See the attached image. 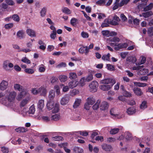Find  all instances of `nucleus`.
<instances>
[{
	"mask_svg": "<svg viewBox=\"0 0 153 153\" xmlns=\"http://www.w3.org/2000/svg\"><path fill=\"white\" fill-rule=\"evenodd\" d=\"M115 83L116 81L115 79L112 78L104 79L100 81V83L101 84L112 85V87Z\"/></svg>",
	"mask_w": 153,
	"mask_h": 153,
	"instance_id": "nucleus-1",
	"label": "nucleus"
},
{
	"mask_svg": "<svg viewBox=\"0 0 153 153\" xmlns=\"http://www.w3.org/2000/svg\"><path fill=\"white\" fill-rule=\"evenodd\" d=\"M113 0H99L97 1V4L100 5L103 4L107 7L110 5L113 1Z\"/></svg>",
	"mask_w": 153,
	"mask_h": 153,
	"instance_id": "nucleus-2",
	"label": "nucleus"
},
{
	"mask_svg": "<svg viewBox=\"0 0 153 153\" xmlns=\"http://www.w3.org/2000/svg\"><path fill=\"white\" fill-rule=\"evenodd\" d=\"M98 86V83L96 81H93L89 85L90 90L92 92H95L97 91V87Z\"/></svg>",
	"mask_w": 153,
	"mask_h": 153,
	"instance_id": "nucleus-3",
	"label": "nucleus"
},
{
	"mask_svg": "<svg viewBox=\"0 0 153 153\" xmlns=\"http://www.w3.org/2000/svg\"><path fill=\"white\" fill-rule=\"evenodd\" d=\"M9 61L8 60H6L3 62V67L6 71H8L10 70L9 68H12L13 66V64L9 62Z\"/></svg>",
	"mask_w": 153,
	"mask_h": 153,
	"instance_id": "nucleus-4",
	"label": "nucleus"
},
{
	"mask_svg": "<svg viewBox=\"0 0 153 153\" xmlns=\"http://www.w3.org/2000/svg\"><path fill=\"white\" fill-rule=\"evenodd\" d=\"M128 46V44L126 43H117L116 47H114V48L115 50L119 51L121 49L126 48Z\"/></svg>",
	"mask_w": 153,
	"mask_h": 153,
	"instance_id": "nucleus-5",
	"label": "nucleus"
},
{
	"mask_svg": "<svg viewBox=\"0 0 153 153\" xmlns=\"http://www.w3.org/2000/svg\"><path fill=\"white\" fill-rule=\"evenodd\" d=\"M79 51L81 54H82L85 53V54L87 55L89 52V50H88V46L84 47L83 46L79 48Z\"/></svg>",
	"mask_w": 153,
	"mask_h": 153,
	"instance_id": "nucleus-6",
	"label": "nucleus"
},
{
	"mask_svg": "<svg viewBox=\"0 0 153 153\" xmlns=\"http://www.w3.org/2000/svg\"><path fill=\"white\" fill-rule=\"evenodd\" d=\"M16 95V93L14 91L10 92L9 95L8 97V100L10 102H13L15 99Z\"/></svg>",
	"mask_w": 153,
	"mask_h": 153,
	"instance_id": "nucleus-7",
	"label": "nucleus"
},
{
	"mask_svg": "<svg viewBox=\"0 0 153 153\" xmlns=\"http://www.w3.org/2000/svg\"><path fill=\"white\" fill-rule=\"evenodd\" d=\"M108 104L107 102L103 101L100 104V108L101 110L104 111L108 108Z\"/></svg>",
	"mask_w": 153,
	"mask_h": 153,
	"instance_id": "nucleus-8",
	"label": "nucleus"
},
{
	"mask_svg": "<svg viewBox=\"0 0 153 153\" xmlns=\"http://www.w3.org/2000/svg\"><path fill=\"white\" fill-rule=\"evenodd\" d=\"M78 85L77 81L76 80H73L70 82L68 84V85L69 88L71 89H73L76 87Z\"/></svg>",
	"mask_w": 153,
	"mask_h": 153,
	"instance_id": "nucleus-9",
	"label": "nucleus"
},
{
	"mask_svg": "<svg viewBox=\"0 0 153 153\" xmlns=\"http://www.w3.org/2000/svg\"><path fill=\"white\" fill-rule=\"evenodd\" d=\"M134 93L138 96H140L143 94L141 89L138 87H134L133 89Z\"/></svg>",
	"mask_w": 153,
	"mask_h": 153,
	"instance_id": "nucleus-10",
	"label": "nucleus"
},
{
	"mask_svg": "<svg viewBox=\"0 0 153 153\" xmlns=\"http://www.w3.org/2000/svg\"><path fill=\"white\" fill-rule=\"evenodd\" d=\"M38 93L41 96H45L47 93V90L46 88L42 86H41L38 88Z\"/></svg>",
	"mask_w": 153,
	"mask_h": 153,
	"instance_id": "nucleus-11",
	"label": "nucleus"
},
{
	"mask_svg": "<svg viewBox=\"0 0 153 153\" xmlns=\"http://www.w3.org/2000/svg\"><path fill=\"white\" fill-rule=\"evenodd\" d=\"M8 82L4 80H2L0 84V89L4 90L6 89L8 86Z\"/></svg>",
	"mask_w": 153,
	"mask_h": 153,
	"instance_id": "nucleus-12",
	"label": "nucleus"
},
{
	"mask_svg": "<svg viewBox=\"0 0 153 153\" xmlns=\"http://www.w3.org/2000/svg\"><path fill=\"white\" fill-rule=\"evenodd\" d=\"M26 32L27 35L30 37H35L36 36L35 31L31 29H28L26 30Z\"/></svg>",
	"mask_w": 153,
	"mask_h": 153,
	"instance_id": "nucleus-13",
	"label": "nucleus"
},
{
	"mask_svg": "<svg viewBox=\"0 0 153 153\" xmlns=\"http://www.w3.org/2000/svg\"><path fill=\"white\" fill-rule=\"evenodd\" d=\"M112 87V85H103L100 86V89L103 91H107L110 89Z\"/></svg>",
	"mask_w": 153,
	"mask_h": 153,
	"instance_id": "nucleus-14",
	"label": "nucleus"
},
{
	"mask_svg": "<svg viewBox=\"0 0 153 153\" xmlns=\"http://www.w3.org/2000/svg\"><path fill=\"white\" fill-rule=\"evenodd\" d=\"M102 148L103 150L106 151H110L112 150V148L110 145L103 144L102 145Z\"/></svg>",
	"mask_w": 153,
	"mask_h": 153,
	"instance_id": "nucleus-15",
	"label": "nucleus"
},
{
	"mask_svg": "<svg viewBox=\"0 0 153 153\" xmlns=\"http://www.w3.org/2000/svg\"><path fill=\"white\" fill-rule=\"evenodd\" d=\"M136 112V109L133 107H130L127 109L126 111V112L129 115H132Z\"/></svg>",
	"mask_w": 153,
	"mask_h": 153,
	"instance_id": "nucleus-16",
	"label": "nucleus"
},
{
	"mask_svg": "<svg viewBox=\"0 0 153 153\" xmlns=\"http://www.w3.org/2000/svg\"><path fill=\"white\" fill-rule=\"evenodd\" d=\"M44 100H39L37 104L38 108L40 110H42L44 106Z\"/></svg>",
	"mask_w": 153,
	"mask_h": 153,
	"instance_id": "nucleus-17",
	"label": "nucleus"
},
{
	"mask_svg": "<svg viewBox=\"0 0 153 153\" xmlns=\"http://www.w3.org/2000/svg\"><path fill=\"white\" fill-rule=\"evenodd\" d=\"M81 102V99H76L73 104V108H77L80 105Z\"/></svg>",
	"mask_w": 153,
	"mask_h": 153,
	"instance_id": "nucleus-18",
	"label": "nucleus"
},
{
	"mask_svg": "<svg viewBox=\"0 0 153 153\" xmlns=\"http://www.w3.org/2000/svg\"><path fill=\"white\" fill-rule=\"evenodd\" d=\"M24 32L23 30H19L17 32L16 36L20 39H22L24 38Z\"/></svg>",
	"mask_w": 153,
	"mask_h": 153,
	"instance_id": "nucleus-19",
	"label": "nucleus"
},
{
	"mask_svg": "<svg viewBox=\"0 0 153 153\" xmlns=\"http://www.w3.org/2000/svg\"><path fill=\"white\" fill-rule=\"evenodd\" d=\"M54 103L53 102L51 101H48L47 104V109L49 110H50L52 109L54 106Z\"/></svg>",
	"mask_w": 153,
	"mask_h": 153,
	"instance_id": "nucleus-20",
	"label": "nucleus"
},
{
	"mask_svg": "<svg viewBox=\"0 0 153 153\" xmlns=\"http://www.w3.org/2000/svg\"><path fill=\"white\" fill-rule=\"evenodd\" d=\"M134 85L139 87H144L147 85V83L135 82H134Z\"/></svg>",
	"mask_w": 153,
	"mask_h": 153,
	"instance_id": "nucleus-21",
	"label": "nucleus"
},
{
	"mask_svg": "<svg viewBox=\"0 0 153 153\" xmlns=\"http://www.w3.org/2000/svg\"><path fill=\"white\" fill-rule=\"evenodd\" d=\"M85 77H83L80 80L78 83V85L81 87H82L85 85Z\"/></svg>",
	"mask_w": 153,
	"mask_h": 153,
	"instance_id": "nucleus-22",
	"label": "nucleus"
},
{
	"mask_svg": "<svg viewBox=\"0 0 153 153\" xmlns=\"http://www.w3.org/2000/svg\"><path fill=\"white\" fill-rule=\"evenodd\" d=\"M16 132L18 133L25 132L27 131V128L23 127H19L15 129Z\"/></svg>",
	"mask_w": 153,
	"mask_h": 153,
	"instance_id": "nucleus-23",
	"label": "nucleus"
},
{
	"mask_svg": "<svg viewBox=\"0 0 153 153\" xmlns=\"http://www.w3.org/2000/svg\"><path fill=\"white\" fill-rule=\"evenodd\" d=\"M62 12L67 14H70L71 12L69 9L67 7H63L62 9Z\"/></svg>",
	"mask_w": 153,
	"mask_h": 153,
	"instance_id": "nucleus-24",
	"label": "nucleus"
},
{
	"mask_svg": "<svg viewBox=\"0 0 153 153\" xmlns=\"http://www.w3.org/2000/svg\"><path fill=\"white\" fill-rule=\"evenodd\" d=\"M148 69L144 68L140 70L138 73L141 75H144L148 73Z\"/></svg>",
	"mask_w": 153,
	"mask_h": 153,
	"instance_id": "nucleus-25",
	"label": "nucleus"
},
{
	"mask_svg": "<svg viewBox=\"0 0 153 153\" xmlns=\"http://www.w3.org/2000/svg\"><path fill=\"white\" fill-rule=\"evenodd\" d=\"M126 61L129 62L134 63L136 61L137 59L134 57L130 56H129L127 58Z\"/></svg>",
	"mask_w": 153,
	"mask_h": 153,
	"instance_id": "nucleus-26",
	"label": "nucleus"
},
{
	"mask_svg": "<svg viewBox=\"0 0 153 153\" xmlns=\"http://www.w3.org/2000/svg\"><path fill=\"white\" fill-rule=\"evenodd\" d=\"M153 7V3H151L148 6H146V7L143 8V11H146L150 10L152 9Z\"/></svg>",
	"mask_w": 153,
	"mask_h": 153,
	"instance_id": "nucleus-27",
	"label": "nucleus"
},
{
	"mask_svg": "<svg viewBox=\"0 0 153 153\" xmlns=\"http://www.w3.org/2000/svg\"><path fill=\"white\" fill-rule=\"evenodd\" d=\"M52 113H56L59 111V104L58 103H56L54 106L53 108Z\"/></svg>",
	"mask_w": 153,
	"mask_h": 153,
	"instance_id": "nucleus-28",
	"label": "nucleus"
},
{
	"mask_svg": "<svg viewBox=\"0 0 153 153\" xmlns=\"http://www.w3.org/2000/svg\"><path fill=\"white\" fill-rule=\"evenodd\" d=\"M14 87L15 90H17L19 91H22L23 90V87L19 84H15Z\"/></svg>",
	"mask_w": 153,
	"mask_h": 153,
	"instance_id": "nucleus-29",
	"label": "nucleus"
},
{
	"mask_svg": "<svg viewBox=\"0 0 153 153\" xmlns=\"http://www.w3.org/2000/svg\"><path fill=\"white\" fill-rule=\"evenodd\" d=\"M46 67L42 64L39 65V71L40 72L42 73L44 72L45 70Z\"/></svg>",
	"mask_w": 153,
	"mask_h": 153,
	"instance_id": "nucleus-30",
	"label": "nucleus"
},
{
	"mask_svg": "<svg viewBox=\"0 0 153 153\" xmlns=\"http://www.w3.org/2000/svg\"><path fill=\"white\" fill-rule=\"evenodd\" d=\"M143 16L145 18H148L152 15L153 13L152 11H148L146 12L143 13L142 14Z\"/></svg>",
	"mask_w": 153,
	"mask_h": 153,
	"instance_id": "nucleus-31",
	"label": "nucleus"
},
{
	"mask_svg": "<svg viewBox=\"0 0 153 153\" xmlns=\"http://www.w3.org/2000/svg\"><path fill=\"white\" fill-rule=\"evenodd\" d=\"M59 79L61 82H64L67 79V76L65 75H61L59 76Z\"/></svg>",
	"mask_w": 153,
	"mask_h": 153,
	"instance_id": "nucleus-32",
	"label": "nucleus"
},
{
	"mask_svg": "<svg viewBox=\"0 0 153 153\" xmlns=\"http://www.w3.org/2000/svg\"><path fill=\"white\" fill-rule=\"evenodd\" d=\"M109 41L110 42H114L115 43L118 42L120 41V39L117 37H114L113 38H109Z\"/></svg>",
	"mask_w": 153,
	"mask_h": 153,
	"instance_id": "nucleus-33",
	"label": "nucleus"
},
{
	"mask_svg": "<svg viewBox=\"0 0 153 153\" xmlns=\"http://www.w3.org/2000/svg\"><path fill=\"white\" fill-rule=\"evenodd\" d=\"M125 137L127 140H130L132 139L131 134L129 132H126L125 134Z\"/></svg>",
	"mask_w": 153,
	"mask_h": 153,
	"instance_id": "nucleus-34",
	"label": "nucleus"
},
{
	"mask_svg": "<svg viewBox=\"0 0 153 153\" xmlns=\"http://www.w3.org/2000/svg\"><path fill=\"white\" fill-rule=\"evenodd\" d=\"M67 145V143H63L61 144H59V146H61V147L62 146L64 147V149L65 152L67 153H70L71 151L69 149L67 148L66 147L64 146H66Z\"/></svg>",
	"mask_w": 153,
	"mask_h": 153,
	"instance_id": "nucleus-35",
	"label": "nucleus"
},
{
	"mask_svg": "<svg viewBox=\"0 0 153 153\" xmlns=\"http://www.w3.org/2000/svg\"><path fill=\"white\" fill-rule=\"evenodd\" d=\"M77 22L78 20L75 18H73L71 19L70 23L72 26H74L76 25Z\"/></svg>",
	"mask_w": 153,
	"mask_h": 153,
	"instance_id": "nucleus-36",
	"label": "nucleus"
},
{
	"mask_svg": "<svg viewBox=\"0 0 153 153\" xmlns=\"http://www.w3.org/2000/svg\"><path fill=\"white\" fill-rule=\"evenodd\" d=\"M68 102V98L66 97L62 98L61 100V104L62 105H65Z\"/></svg>",
	"mask_w": 153,
	"mask_h": 153,
	"instance_id": "nucleus-37",
	"label": "nucleus"
},
{
	"mask_svg": "<svg viewBox=\"0 0 153 153\" xmlns=\"http://www.w3.org/2000/svg\"><path fill=\"white\" fill-rule=\"evenodd\" d=\"M100 100H98L96 103L93 106L92 108L94 110H97L99 107V104L100 103Z\"/></svg>",
	"mask_w": 153,
	"mask_h": 153,
	"instance_id": "nucleus-38",
	"label": "nucleus"
},
{
	"mask_svg": "<svg viewBox=\"0 0 153 153\" xmlns=\"http://www.w3.org/2000/svg\"><path fill=\"white\" fill-rule=\"evenodd\" d=\"M87 102L89 104L92 105L94 103L95 101L93 98L89 97L88 98Z\"/></svg>",
	"mask_w": 153,
	"mask_h": 153,
	"instance_id": "nucleus-39",
	"label": "nucleus"
},
{
	"mask_svg": "<svg viewBox=\"0 0 153 153\" xmlns=\"http://www.w3.org/2000/svg\"><path fill=\"white\" fill-rule=\"evenodd\" d=\"M47 11V9L45 7L43 8L40 12L41 16L42 17H44L46 15Z\"/></svg>",
	"mask_w": 153,
	"mask_h": 153,
	"instance_id": "nucleus-40",
	"label": "nucleus"
},
{
	"mask_svg": "<svg viewBox=\"0 0 153 153\" xmlns=\"http://www.w3.org/2000/svg\"><path fill=\"white\" fill-rule=\"evenodd\" d=\"M77 75L75 73H70L69 74V78L71 79H75L77 77Z\"/></svg>",
	"mask_w": 153,
	"mask_h": 153,
	"instance_id": "nucleus-41",
	"label": "nucleus"
},
{
	"mask_svg": "<svg viewBox=\"0 0 153 153\" xmlns=\"http://www.w3.org/2000/svg\"><path fill=\"white\" fill-rule=\"evenodd\" d=\"M147 108V102L146 101H144L140 105V108L141 109H144Z\"/></svg>",
	"mask_w": 153,
	"mask_h": 153,
	"instance_id": "nucleus-42",
	"label": "nucleus"
},
{
	"mask_svg": "<svg viewBox=\"0 0 153 153\" xmlns=\"http://www.w3.org/2000/svg\"><path fill=\"white\" fill-rule=\"evenodd\" d=\"M60 116L58 114H55L51 116V120L54 121H57L59 119Z\"/></svg>",
	"mask_w": 153,
	"mask_h": 153,
	"instance_id": "nucleus-43",
	"label": "nucleus"
},
{
	"mask_svg": "<svg viewBox=\"0 0 153 153\" xmlns=\"http://www.w3.org/2000/svg\"><path fill=\"white\" fill-rule=\"evenodd\" d=\"M119 130V128H115L111 129L110 131V134H114L117 133Z\"/></svg>",
	"mask_w": 153,
	"mask_h": 153,
	"instance_id": "nucleus-44",
	"label": "nucleus"
},
{
	"mask_svg": "<svg viewBox=\"0 0 153 153\" xmlns=\"http://www.w3.org/2000/svg\"><path fill=\"white\" fill-rule=\"evenodd\" d=\"M35 111V108L34 106L33 105H31L29 108V110L28 111V113L30 114H34Z\"/></svg>",
	"mask_w": 153,
	"mask_h": 153,
	"instance_id": "nucleus-45",
	"label": "nucleus"
},
{
	"mask_svg": "<svg viewBox=\"0 0 153 153\" xmlns=\"http://www.w3.org/2000/svg\"><path fill=\"white\" fill-rule=\"evenodd\" d=\"M106 66L108 70L110 71H114L115 70L114 66V65H113L110 64H107Z\"/></svg>",
	"mask_w": 153,
	"mask_h": 153,
	"instance_id": "nucleus-46",
	"label": "nucleus"
},
{
	"mask_svg": "<svg viewBox=\"0 0 153 153\" xmlns=\"http://www.w3.org/2000/svg\"><path fill=\"white\" fill-rule=\"evenodd\" d=\"M25 72L28 74H32L34 73V71L33 69L31 68H26L25 70Z\"/></svg>",
	"mask_w": 153,
	"mask_h": 153,
	"instance_id": "nucleus-47",
	"label": "nucleus"
},
{
	"mask_svg": "<svg viewBox=\"0 0 153 153\" xmlns=\"http://www.w3.org/2000/svg\"><path fill=\"white\" fill-rule=\"evenodd\" d=\"M12 18L13 19V20L16 22H18L19 21L20 18L18 15L17 14H14L12 16Z\"/></svg>",
	"mask_w": 153,
	"mask_h": 153,
	"instance_id": "nucleus-48",
	"label": "nucleus"
},
{
	"mask_svg": "<svg viewBox=\"0 0 153 153\" xmlns=\"http://www.w3.org/2000/svg\"><path fill=\"white\" fill-rule=\"evenodd\" d=\"M130 0H122L120 3V7H121L124 4H126Z\"/></svg>",
	"mask_w": 153,
	"mask_h": 153,
	"instance_id": "nucleus-49",
	"label": "nucleus"
},
{
	"mask_svg": "<svg viewBox=\"0 0 153 153\" xmlns=\"http://www.w3.org/2000/svg\"><path fill=\"white\" fill-rule=\"evenodd\" d=\"M81 36L82 37L84 38H88L89 36V34L88 33L83 31L81 32Z\"/></svg>",
	"mask_w": 153,
	"mask_h": 153,
	"instance_id": "nucleus-50",
	"label": "nucleus"
},
{
	"mask_svg": "<svg viewBox=\"0 0 153 153\" xmlns=\"http://www.w3.org/2000/svg\"><path fill=\"white\" fill-rule=\"evenodd\" d=\"M123 95L126 97H130L131 96L132 94L131 93L126 91L123 92Z\"/></svg>",
	"mask_w": 153,
	"mask_h": 153,
	"instance_id": "nucleus-51",
	"label": "nucleus"
},
{
	"mask_svg": "<svg viewBox=\"0 0 153 153\" xmlns=\"http://www.w3.org/2000/svg\"><path fill=\"white\" fill-rule=\"evenodd\" d=\"M93 79V75L91 74H89L86 78H85V81L89 82L91 81Z\"/></svg>",
	"mask_w": 153,
	"mask_h": 153,
	"instance_id": "nucleus-52",
	"label": "nucleus"
},
{
	"mask_svg": "<svg viewBox=\"0 0 153 153\" xmlns=\"http://www.w3.org/2000/svg\"><path fill=\"white\" fill-rule=\"evenodd\" d=\"M21 61L23 62L26 63L27 64H30L31 63L30 60L27 58L26 57L23 58L22 59Z\"/></svg>",
	"mask_w": 153,
	"mask_h": 153,
	"instance_id": "nucleus-53",
	"label": "nucleus"
},
{
	"mask_svg": "<svg viewBox=\"0 0 153 153\" xmlns=\"http://www.w3.org/2000/svg\"><path fill=\"white\" fill-rule=\"evenodd\" d=\"M28 102V100L27 99L23 100L21 102L20 104V107H24Z\"/></svg>",
	"mask_w": 153,
	"mask_h": 153,
	"instance_id": "nucleus-54",
	"label": "nucleus"
},
{
	"mask_svg": "<svg viewBox=\"0 0 153 153\" xmlns=\"http://www.w3.org/2000/svg\"><path fill=\"white\" fill-rule=\"evenodd\" d=\"M119 7H120V3L115 2L112 7V9L113 10H115L118 9Z\"/></svg>",
	"mask_w": 153,
	"mask_h": 153,
	"instance_id": "nucleus-55",
	"label": "nucleus"
},
{
	"mask_svg": "<svg viewBox=\"0 0 153 153\" xmlns=\"http://www.w3.org/2000/svg\"><path fill=\"white\" fill-rule=\"evenodd\" d=\"M75 151L78 153H83V150L82 149L79 147H76L75 148Z\"/></svg>",
	"mask_w": 153,
	"mask_h": 153,
	"instance_id": "nucleus-56",
	"label": "nucleus"
},
{
	"mask_svg": "<svg viewBox=\"0 0 153 153\" xmlns=\"http://www.w3.org/2000/svg\"><path fill=\"white\" fill-rule=\"evenodd\" d=\"M102 33L103 36H109V30H103L102 31Z\"/></svg>",
	"mask_w": 153,
	"mask_h": 153,
	"instance_id": "nucleus-57",
	"label": "nucleus"
},
{
	"mask_svg": "<svg viewBox=\"0 0 153 153\" xmlns=\"http://www.w3.org/2000/svg\"><path fill=\"white\" fill-rule=\"evenodd\" d=\"M13 26V23H11L5 24L4 25V27L6 29H9L12 27Z\"/></svg>",
	"mask_w": 153,
	"mask_h": 153,
	"instance_id": "nucleus-58",
	"label": "nucleus"
},
{
	"mask_svg": "<svg viewBox=\"0 0 153 153\" xmlns=\"http://www.w3.org/2000/svg\"><path fill=\"white\" fill-rule=\"evenodd\" d=\"M79 134L84 136H87L88 135V132L87 131H79Z\"/></svg>",
	"mask_w": 153,
	"mask_h": 153,
	"instance_id": "nucleus-59",
	"label": "nucleus"
},
{
	"mask_svg": "<svg viewBox=\"0 0 153 153\" xmlns=\"http://www.w3.org/2000/svg\"><path fill=\"white\" fill-rule=\"evenodd\" d=\"M1 151L3 153H8L9 151L8 148L4 146L1 147Z\"/></svg>",
	"mask_w": 153,
	"mask_h": 153,
	"instance_id": "nucleus-60",
	"label": "nucleus"
},
{
	"mask_svg": "<svg viewBox=\"0 0 153 153\" xmlns=\"http://www.w3.org/2000/svg\"><path fill=\"white\" fill-rule=\"evenodd\" d=\"M5 1L9 5H13L14 4V3L12 0H5Z\"/></svg>",
	"mask_w": 153,
	"mask_h": 153,
	"instance_id": "nucleus-61",
	"label": "nucleus"
},
{
	"mask_svg": "<svg viewBox=\"0 0 153 153\" xmlns=\"http://www.w3.org/2000/svg\"><path fill=\"white\" fill-rule=\"evenodd\" d=\"M81 12L83 13L84 16L86 19L87 20H88L89 21L91 20V17H89V16H88L87 15L86 13L84 11L82 10L81 11Z\"/></svg>",
	"mask_w": 153,
	"mask_h": 153,
	"instance_id": "nucleus-62",
	"label": "nucleus"
},
{
	"mask_svg": "<svg viewBox=\"0 0 153 153\" xmlns=\"http://www.w3.org/2000/svg\"><path fill=\"white\" fill-rule=\"evenodd\" d=\"M56 32H55V31H52V33H51L50 35L51 38L53 39H54L55 37H56Z\"/></svg>",
	"mask_w": 153,
	"mask_h": 153,
	"instance_id": "nucleus-63",
	"label": "nucleus"
},
{
	"mask_svg": "<svg viewBox=\"0 0 153 153\" xmlns=\"http://www.w3.org/2000/svg\"><path fill=\"white\" fill-rule=\"evenodd\" d=\"M95 140L97 141L102 142L103 141V137L102 136H97L96 137Z\"/></svg>",
	"mask_w": 153,
	"mask_h": 153,
	"instance_id": "nucleus-64",
	"label": "nucleus"
}]
</instances>
